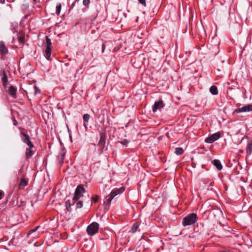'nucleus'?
<instances>
[{
  "label": "nucleus",
  "instance_id": "nucleus-34",
  "mask_svg": "<svg viewBox=\"0 0 252 252\" xmlns=\"http://www.w3.org/2000/svg\"><path fill=\"white\" fill-rule=\"evenodd\" d=\"M39 227H40V226H37L35 227L34 228V229H35V231H36L37 230V229H38Z\"/></svg>",
  "mask_w": 252,
  "mask_h": 252
},
{
  "label": "nucleus",
  "instance_id": "nucleus-6",
  "mask_svg": "<svg viewBox=\"0 0 252 252\" xmlns=\"http://www.w3.org/2000/svg\"><path fill=\"white\" fill-rule=\"evenodd\" d=\"M220 138V134L219 132H216L213 134L211 136L207 137L205 139V142L208 143H212Z\"/></svg>",
  "mask_w": 252,
  "mask_h": 252
},
{
  "label": "nucleus",
  "instance_id": "nucleus-36",
  "mask_svg": "<svg viewBox=\"0 0 252 252\" xmlns=\"http://www.w3.org/2000/svg\"><path fill=\"white\" fill-rule=\"evenodd\" d=\"M122 143L123 144H125V141H122Z\"/></svg>",
  "mask_w": 252,
  "mask_h": 252
},
{
  "label": "nucleus",
  "instance_id": "nucleus-1",
  "mask_svg": "<svg viewBox=\"0 0 252 252\" xmlns=\"http://www.w3.org/2000/svg\"><path fill=\"white\" fill-rule=\"evenodd\" d=\"M197 218L196 214H190L183 219L182 224L184 226L192 225L196 221Z\"/></svg>",
  "mask_w": 252,
  "mask_h": 252
},
{
  "label": "nucleus",
  "instance_id": "nucleus-8",
  "mask_svg": "<svg viewBox=\"0 0 252 252\" xmlns=\"http://www.w3.org/2000/svg\"><path fill=\"white\" fill-rule=\"evenodd\" d=\"M252 111V104H248L241 108H238L235 110L236 113H240L242 112H247Z\"/></svg>",
  "mask_w": 252,
  "mask_h": 252
},
{
  "label": "nucleus",
  "instance_id": "nucleus-19",
  "mask_svg": "<svg viewBox=\"0 0 252 252\" xmlns=\"http://www.w3.org/2000/svg\"><path fill=\"white\" fill-rule=\"evenodd\" d=\"M184 153V150L182 148L178 147L175 149V153L177 155H182Z\"/></svg>",
  "mask_w": 252,
  "mask_h": 252
},
{
  "label": "nucleus",
  "instance_id": "nucleus-28",
  "mask_svg": "<svg viewBox=\"0 0 252 252\" xmlns=\"http://www.w3.org/2000/svg\"><path fill=\"white\" fill-rule=\"evenodd\" d=\"M139 2L142 5L146 6V0H138Z\"/></svg>",
  "mask_w": 252,
  "mask_h": 252
},
{
  "label": "nucleus",
  "instance_id": "nucleus-35",
  "mask_svg": "<svg viewBox=\"0 0 252 252\" xmlns=\"http://www.w3.org/2000/svg\"><path fill=\"white\" fill-rule=\"evenodd\" d=\"M39 227H40V226H37L35 227L34 228V229H35V231H36L37 230V229H38Z\"/></svg>",
  "mask_w": 252,
  "mask_h": 252
},
{
  "label": "nucleus",
  "instance_id": "nucleus-5",
  "mask_svg": "<svg viewBox=\"0 0 252 252\" xmlns=\"http://www.w3.org/2000/svg\"><path fill=\"white\" fill-rule=\"evenodd\" d=\"M20 136L23 142L26 143L30 148L33 147V145L31 141L29 135L24 132H21L20 133Z\"/></svg>",
  "mask_w": 252,
  "mask_h": 252
},
{
  "label": "nucleus",
  "instance_id": "nucleus-33",
  "mask_svg": "<svg viewBox=\"0 0 252 252\" xmlns=\"http://www.w3.org/2000/svg\"><path fill=\"white\" fill-rule=\"evenodd\" d=\"M64 154L63 153L62 156V160L63 161L64 159Z\"/></svg>",
  "mask_w": 252,
  "mask_h": 252
},
{
  "label": "nucleus",
  "instance_id": "nucleus-37",
  "mask_svg": "<svg viewBox=\"0 0 252 252\" xmlns=\"http://www.w3.org/2000/svg\"><path fill=\"white\" fill-rule=\"evenodd\" d=\"M36 0H33V1H34V2H36Z\"/></svg>",
  "mask_w": 252,
  "mask_h": 252
},
{
  "label": "nucleus",
  "instance_id": "nucleus-17",
  "mask_svg": "<svg viewBox=\"0 0 252 252\" xmlns=\"http://www.w3.org/2000/svg\"><path fill=\"white\" fill-rule=\"evenodd\" d=\"M32 148H27L26 151V155L27 158H30L33 155V151L31 150Z\"/></svg>",
  "mask_w": 252,
  "mask_h": 252
},
{
  "label": "nucleus",
  "instance_id": "nucleus-13",
  "mask_svg": "<svg viewBox=\"0 0 252 252\" xmlns=\"http://www.w3.org/2000/svg\"><path fill=\"white\" fill-rule=\"evenodd\" d=\"M28 184V180L22 177L21 179V181L19 184V188L20 189H22L24 188L25 187L27 186Z\"/></svg>",
  "mask_w": 252,
  "mask_h": 252
},
{
  "label": "nucleus",
  "instance_id": "nucleus-24",
  "mask_svg": "<svg viewBox=\"0 0 252 252\" xmlns=\"http://www.w3.org/2000/svg\"><path fill=\"white\" fill-rule=\"evenodd\" d=\"M90 116L88 114H85L83 116V120L86 122H88L90 119Z\"/></svg>",
  "mask_w": 252,
  "mask_h": 252
},
{
  "label": "nucleus",
  "instance_id": "nucleus-31",
  "mask_svg": "<svg viewBox=\"0 0 252 252\" xmlns=\"http://www.w3.org/2000/svg\"><path fill=\"white\" fill-rule=\"evenodd\" d=\"M4 196V193L2 191L0 190V200Z\"/></svg>",
  "mask_w": 252,
  "mask_h": 252
},
{
  "label": "nucleus",
  "instance_id": "nucleus-7",
  "mask_svg": "<svg viewBox=\"0 0 252 252\" xmlns=\"http://www.w3.org/2000/svg\"><path fill=\"white\" fill-rule=\"evenodd\" d=\"M100 135V139L98 143V146L101 150H106V149H105V135L102 133H101Z\"/></svg>",
  "mask_w": 252,
  "mask_h": 252
},
{
  "label": "nucleus",
  "instance_id": "nucleus-32",
  "mask_svg": "<svg viewBox=\"0 0 252 252\" xmlns=\"http://www.w3.org/2000/svg\"><path fill=\"white\" fill-rule=\"evenodd\" d=\"M208 183L209 184V186H213L212 182H208L206 183V184H208Z\"/></svg>",
  "mask_w": 252,
  "mask_h": 252
},
{
  "label": "nucleus",
  "instance_id": "nucleus-9",
  "mask_svg": "<svg viewBox=\"0 0 252 252\" xmlns=\"http://www.w3.org/2000/svg\"><path fill=\"white\" fill-rule=\"evenodd\" d=\"M164 106V104L162 100H160L155 102L152 109L154 112H156L158 110H160Z\"/></svg>",
  "mask_w": 252,
  "mask_h": 252
},
{
  "label": "nucleus",
  "instance_id": "nucleus-23",
  "mask_svg": "<svg viewBox=\"0 0 252 252\" xmlns=\"http://www.w3.org/2000/svg\"><path fill=\"white\" fill-rule=\"evenodd\" d=\"M18 41L20 44H23L25 42V37L23 35H21L18 37Z\"/></svg>",
  "mask_w": 252,
  "mask_h": 252
},
{
  "label": "nucleus",
  "instance_id": "nucleus-14",
  "mask_svg": "<svg viewBox=\"0 0 252 252\" xmlns=\"http://www.w3.org/2000/svg\"><path fill=\"white\" fill-rule=\"evenodd\" d=\"M51 48H46L44 51V56L49 61L51 60Z\"/></svg>",
  "mask_w": 252,
  "mask_h": 252
},
{
  "label": "nucleus",
  "instance_id": "nucleus-21",
  "mask_svg": "<svg viewBox=\"0 0 252 252\" xmlns=\"http://www.w3.org/2000/svg\"><path fill=\"white\" fill-rule=\"evenodd\" d=\"M61 8H62V4H61V3H59L56 6V12L58 16H59L60 14Z\"/></svg>",
  "mask_w": 252,
  "mask_h": 252
},
{
  "label": "nucleus",
  "instance_id": "nucleus-20",
  "mask_svg": "<svg viewBox=\"0 0 252 252\" xmlns=\"http://www.w3.org/2000/svg\"><path fill=\"white\" fill-rule=\"evenodd\" d=\"M46 48H51L52 42L51 39L48 37H46Z\"/></svg>",
  "mask_w": 252,
  "mask_h": 252
},
{
  "label": "nucleus",
  "instance_id": "nucleus-16",
  "mask_svg": "<svg viewBox=\"0 0 252 252\" xmlns=\"http://www.w3.org/2000/svg\"><path fill=\"white\" fill-rule=\"evenodd\" d=\"M210 92L213 95H217L218 94L217 87L215 86H212L210 88Z\"/></svg>",
  "mask_w": 252,
  "mask_h": 252
},
{
  "label": "nucleus",
  "instance_id": "nucleus-27",
  "mask_svg": "<svg viewBox=\"0 0 252 252\" xmlns=\"http://www.w3.org/2000/svg\"><path fill=\"white\" fill-rule=\"evenodd\" d=\"M90 0H83V4L84 6H88L89 4H90Z\"/></svg>",
  "mask_w": 252,
  "mask_h": 252
},
{
  "label": "nucleus",
  "instance_id": "nucleus-15",
  "mask_svg": "<svg viewBox=\"0 0 252 252\" xmlns=\"http://www.w3.org/2000/svg\"><path fill=\"white\" fill-rule=\"evenodd\" d=\"M212 163L214 166L219 170L222 169V166L220 163V161L218 159H214Z\"/></svg>",
  "mask_w": 252,
  "mask_h": 252
},
{
  "label": "nucleus",
  "instance_id": "nucleus-25",
  "mask_svg": "<svg viewBox=\"0 0 252 252\" xmlns=\"http://www.w3.org/2000/svg\"><path fill=\"white\" fill-rule=\"evenodd\" d=\"M138 227V224H137L136 223L134 224L131 227V231L133 233L136 232Z\"/></svg>",
  "mask_w": 252,
  "mask_h": 252
},
{
  "label": "nucleus",
  "instance_id": "nucleus-2",
  "mask_svg": "<svg viewBox=\"0 0 252 252\" xmlns=\"http://www.w3.org/2000/svg\"><path fill=\"white\" fill-rule=\"evenodd\" d=\"M86 190L82 185H79L77 186L75 191V194L73 198L74 201L73 204L77 202L82 196L83 193H85Z\"/></svg>",
  "mask_w": 252,
  "mask_h": 252
},
{
  "label": "nucleus",
  "instance_id": "nucleus-22",
  "mask_svg": "<svg viewBox=\"0 0 252 252\" xmlns=\"http://www.w3.org/2000/svg\"><path fill=\"white\" fill-rule=\"evenodd\" d=\"M71 206V204L69 200L66 201L65 202V207H66L67 210L68 212H71L72 211Z\"/></svg>",
  "mask_w": 252,
  "mask_h": 252
},
{
  "label": "nucleus",
  "instance_id": "nucleus-26",
  "mask_svg": "<svg viewBox=\"0 0 252 252\" xmlns=\"http://www.w3.org/2000/svg\"><path fill=\"white\" fill-rule=\"evenodd\" d=\"M83 206V203L82 201H78L76 203V208L79 209L82 208Z\"/></svg>",
  "mask_w": 252,
  "mask_h": 252
},
{
  "label": "nucleus",
  "instance_id": "nucleus-3",
  "mask_svg": "<svg viewBox=\"0 0 252 252\" xmlns=\"http://www.w3.org/2000/svg\"><path fill=\"white\" fill-rule=\"evenodd\" d=\"M124 191V188H121L119 189H113L110 194L106 197V202L110 203L111 200L118 194H121Z\"/></svg>",
  "mask_w": 252,
  "mask_h": 252
},
{
  "label": "nucleus",
  "instance_id": "nucleus-30",
  "mask_svg": "<svg viewBox=\"0 0 252 252\" xmlns=\"http://www.w3.org/2000/svg\"><path fill=\"white\" fill-rule=\"evenodd\" d=\"M98 196L95 195L94 197H92V199L94 202H96L98 201Z\"/></svg>",
  "mask_w": 252,
  "mask_h": 252
},
{
  "label": "nucleus",
  "instance_id": "nucleus-4",
  "mask_svg": "<svg viewBox=\"0 0 252 252\" xmlns=\"http://www.w3.org/2000/svg\"><path fill=\"white\" fill-rule=\"evenodd\" d=\"M99 224L98 223L94 222L90 224L87 228V231L89 235L93 236L98 231Z\"/></svg>",
  "mask_w": 252,
  "mask_h": 252
},
{
  "label": "nucleus",
  "instance_id": "nucleus-38",
  "mask_svg": "<svg viewBox=\"0 0 252 252\" xmlns=\"http://www.w3.org/2000/svg\"><path fill=\"white\" fill-rule=\"evenodd\" d=\"M35 89H36V87L35 86L34 87Z\"/></svg>",
  "mask_w": 252,
  "mask_h": 252
},
{
  "label": "nucleus",
  "instance_id": "nucleus-29",
  "mask_svg": "<svg viewBox=\"0 0 252 252\" xmlns=\"http://www.w3.org/2000/svg\"><path fill=\"white\" fill-rule=\"evenodd\" d=\"M35 232V230L34 228V229H32V230H30V231L28 232V233H27V236H29V235H31L32 233H33V232Z\"/></svg>",
  "mask_w": 252,
  "mask_h": 252
},
{
  "label": "nucleus",
  "instance_id": "nucleus-10",
  "mask_svg": "<svg viewBox=\"0 0 252 252\" xmlns=\"http://www.w3.org/2000/svg\"><path fill=\"white\" fill-rule=\"evenodd\" d=\"M0 75L1 78L3 86L4 88H5L6 83L8 81V78L5 70L4 69H1L0 71Z\"/></svg>",
  "mask_w": 252,
  "mask_h": 252
},
{
  "label": "nucleus",
  "instance_id": "nucleus-12",
  "mask_svg": "<svg viewBox=\"0 0 252 252\" xmlns=\"http://www.w3.org/2000/svg\"><path fill=\"white\" fill-rule=\"evenodd\" d=\"M16 92L17 88L13 86H10L8 89L9 94L14 98L16 97Z\"/></svg>",
  "mask_w": 252,
  "mask_h": 252
},
{
  "label": "nucleus",
  "instance_id": "nucleus-18",
  "mask_svg": "<svg viewBox=\"0 0 252 252\" xmlns=\"http://www.w3.org/2000/svg\"><path fill=\"white\" fill-rule=\"evenodd\" d=\"M246 152L248 154H251L252 152V141L248 144L247 146Z\"/></svg>",
  "mask_w": 252,
  "mask_h": 252
},
{
  "label": "nucleus",
  "instance_id": "nucleus-11",
  "mask_svg": "<svg viewBox=\"0 0 252 252\" xmlns=\"http://www.w3.org/2000/svg\"><path fill=\"white\" fill-rule=\"evenodd\" d=\"M8 50L6 47L3 41L0 42V53L2 55H5L8 53Z\"/></svg>",
  "mask_w": 252,
  "mask_h": 252
}]
</instances>
